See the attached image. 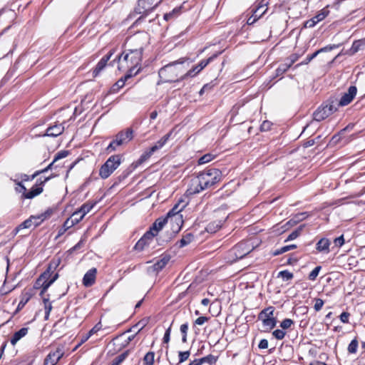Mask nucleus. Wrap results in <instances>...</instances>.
Listing matches in <instances>:
<instances>
[{"instance_id":"nucleus-4","label":"nucleus","mask_w":365,"mask_h":365,"mask_svg":"<svg viewBox=\"0 0 365 365\" xmlns=\"http://www.w3.org/2000/svg\"><path fill=\"white\" fill-rule=\"evenodd\" d=\"M134 138V131L132 128H127L119 131L113 140L106 148L107 153L116 151L120 147L125 146L129 143Z\"/></svg>"},{"instance_id":"nucleus-13","label":"nucleus","mask_w":365,"mask_h":365,"mask_svg":"<svg viewBox=\"0 0 365 365\" xmlns=\"http://www.w3.org/2000/svg\"><path fill=\"white\" fill-rule=\"evenodd\" d=\"M140 72V69L136 70L135 73H132V71H127L125 75L118 79L110 88V93H115L119 91L120 88H122L128 79L131 77L137 75Z\"/></svg>"},{"instance_id":"nucleus-25","label":"nucleus","mask_w":365,"mask_h":365,"mask_svg":"<svg viewBox=\"0 0 365 365\" xmlns=\"http://www.w3.org/2000/svg\"><path fill=\"white\" fill-rule=\"evenodd\" d=\"M267 11V4H264L263 1H262L257 5H255L250 8V13H252L255 16V18H257L258 19L262 17Z\"/></svg>"},{"instance_id":"nucleus-36","label":"nucleus","mask_w":365,"mask_h":365,"mask_svg":"<svg viewBox=\"0 0 365 365\" xmlns=\"http://www.w3.org/2000/svg\"><path fill=\"white\" fill-rule=\"evenodd\" d=\"M353 128H354V125L349 124L348 125H346L344 129L341 130L339 133L334 135L331 138V139L329 142V144L330 145L337 144L341 140V135H343L346 130H352Z\"/></svg>"},{"instance_id":"nucleus-62","label":"nucleus","mask_w":365,"mask_h":365,"mask_svg":"<svg viewBox=\"0 0 365 365\" xmlns=\"http://www.w3.org/2000/svg\"><path fill=\"white\" fill-rule=\"evenodd\" d=\"M69 154V151L68 150H61L58 152L54 157L53 162H56L60 159L64 158L67 157Z\"/></svg>"},{"instance_id":"nucleus-59","label":"nucleus","mask_w":365,"mask_h":365,"mask_svg":"<svg viewBox=\"0 0 365 365\" xmlns=\"http://www.w3.org/2000/svg\"><path fill=\"white\" fill-rule=\"evenodd\" d=\"M299 58L297 53L291 54L286 60L285 62L291 67Z\"/></svg>"},{"instance_id":"nucleus-63","label":"nucleus","mask_w":365,"mask_h":365,"mask_svg":"<svg viewBox=\"0 0 365 365\" xmlns=\"http://www.w3.org/2000/svg\"><path fill=\"white\" fill-rule=\"evenodd\" d=\"M172 224V231L173 233H178L180 230L183 225V220H182L181 223L177 222H170Z\"/></svg>"},{"instance_id":"nucleus-49","label":"nucleus","mask_w":365,"mask_h":365,"mask_svg":"<svg viewBox=\"0 0 365 365\" xmlns=\"http://www.w3.org/2000/svg\"><path fill=\"white\" fill-rule=\"evenodd\" d=\"M277 277H281L284 281H289L293 279L294 274L289 270H282L278 273Z\"/></svg>"},{"instance_id":"nucleus-24","label":"nucleus","mask_w":365,"mask_h":365,"mask_svg":"<svg viewBox=\"0 0 365 365\" xmlns=\"http://www.w3.org/2000/svg\"><path fill=\"white\" fill-rule=\"evenodd\" d=\"M331 241L326 237L320 239L316 244V250L318 252L328 254L330 252Z\"/></svg>"},{"instance_id":"nucleus-33","label":"nucleus","mask_w":365,"mask_h":365,"mask_svg":"<svg viewBox=\"0 0 365 365\" xmlns=\"http://www.w3.org/2000/svg\"><path fill=\"white\" fill-rule=\"evenodd\" d=\"M274 310H275V308L272 306H269L267 308H264L259 313L258 319L261 320L262 319L274 317Z\"/></svg>"},{"instance_id":"nucleus-17","label":"nucleus","mask_w":365,"mask_h":365,"mask_svg":"<svg viewBox=\"0 0 365 365\" xmlns=\"http://www.w3.org/2000/svg\"><path fill=\"white\" fill-rule=\"evenodd\" d=\"M64 131V126L62 123H56L53 125L49 126L46 133L41 135L42 137H57Z\"/></svg>"},{"instance_id":"nucleus-58","label":"nucleus","mask_w":365,"mask_h":365,"mask_svg":"<svg viewBox=\"0 0 365 365\" xmlns=\"http://www.w3.org/2000/svg\"><path fill=\"white\" fill-rule=\"evenodd\" d=\"M322 269V267L321 266H317L309 274V276H308V278L309 280L311 281H314L318 274H319V271Z\"/></svg>"},{"instance_id":"nucleus-9","label":"nucleus","mask_w":365,"mask_h":365,"mask_svg":"<svg viewBox=\"0 0 365 365\" xmlns=\"http://www.w3.org/2000/svg\"><path fill=\"white\" fill-rule=\"evenodd\" d=\"M53 177V175H51L50 176L45 178L43 180L41 178L38 179L36 184L29 190H27V192L24 195V199L31 200L41 195L43 191V187L46 183Z\"/></svg>"},{"instance_id":"nucleus-52","label":"nucleus","mask_w":365,"mask_h":365,"mask_svg":"<svg viewBox=\"0 0 365 365\" xmlns=\"http://www.w3.org/2000/svg\"><path fill=\"white\" fill-rule=\"evenodd\" d=\"M303 229V226H300L297 230L292 232L287 237V238L285 240V242L293 240L298 237L299 235L301 234Z\"/></svg>"},{"instance_id":"nucleus-28","label":"nucleus","mask_w":365,"mask_h":365,"mask_svg":"<svg viewBox=\"0 0 365 365\" xmlns=\"http://www.w3.org/2000/svg\"><path fill=\"white\" fill-rule=\"evenodd\" d=\"M33 220H36L35 215L30 216L27 220H24L16 227H15V229L12 232L14 235H16L19 233V232L23 229H28L30 228L33 225H34Z\"/></svg>"},{"instance_id":"nucleus-21","label":"nucleus","mask_w":365,"mask_h":365,"mask_svg":"<svg viewBox=\"0 0 365 365\" xmlns=\"http://www.w3.org/2000/svg\"><path fill=\"white\" fill-rule=\"evenodd\" d=\"M170 260V256L169 255H163L158 259L150 267L153 272L158 273L160 272Z\"/></svg>"},{"instance_id":"nucleus-20","label":"nucleus","mask_w":365,"mask_h":365,"mask_svg":"<svg viewBox=\"0 0 365 365\" xmlns=\"http://www.w3.org/2000/svg\"><path fill=\"white\" fill-rule=\"evenodd\" d=\"M96 268H91L84 274L83 278V284L86 287H91L95 284L96 279Z\"/></svg>"},{"instance_id":"nucleus-3","label":"nucleus","mask_w":365,"mask_h":365,"mask_svg":"<svg viewBox=\"0 0 365 365\" xmlns=\"http://www.w3.org/2000/svg\"><path fill=\"white\" fill-rule=\"evenodd\" d=\"M143 54L136 51H127L117 56L118 68L119 70H125L135 73L136 68L140 70Z\"/></svg>"},{"instance_id":"nucleus-51","label":"nucleus","mask_w":365,"mask_h":365,"mask_svg":"<svg viewBox=\"0 0 365 365\" xmlns=\"http://www.w3.org/2000/svg\"><path fill=\"white\" fill-rule=\"evenodd\" d=\"M190 356V351H179L178 352V364H182L187 361Z\"/></svg>"},{"instance_id":"nucleus-61","label":"nucleus","mask_w":365,"mask_h":365,"mask_svg":"<svg viewBox=\"0 0 365 365\" xmlns=\"http://www.w3.org/2000/svg\"><path fill=\"white\" fill-rule=\"evenodd\" d=\"M314 310L316 312L320 311L324 306V300L320 298H314Z\"/></svg>"},{"instance_id":"nucleus-8","label":"nucleus","mask_w":365,"mask_h":365,"mask_svg":"<svg viewBox=\"0 0 365 365\" xmlns=\"http://www.w3.org/2000/svg\"><path fill=\"white\" fill-rule=\"evenodd\" d=\"M162 0L154 3V0H138L135 8V12L141 16L135 21L134 24H140L149 14L153 11L161 3Z\"/></svg>"},{"instance_id":"nucleus-23","label":"nucleus","mask_w":365,"mask_h":365,"mask_svg":"<svg viewBox=\"0 0 365 365\" xmlns=\"http://www.w3.org/2000/svg\"><path fill=\"white\" fill-rule=\"evenodd\" d=\"M330 115V111L327 107L322 104L313 113V118L316 121H322Z\"/></svg>"},{"instance_id":"nucleus-5","label":"nucleus","mask_w":365,"mask_h":365,"mask_svg":"<svg viewBox=\"0 0 365 365\" xmlns=\"http://www.w3.org/2000/svg\"><path fill=\"white\" fill-rule=\"evenodd\" d=\"M149 44V38L145 32H138L128 37L125 42L127 51H136L143 53L145 48Z\"/></svg>"},{"instance_id":"nucleus-29","label":"nucleus","mask_w":365,"mask_h":365,"mask_svg":"<svg viewBox=\"0 0 365 365\" xmlns=\"http://www.w3.org/2000/svg\"><path fill=\"white\" fill-rule=\"evenodd\" d=\"M225 51V49L224 50H222V51H217V52H215V53H213L211 56H210L209 58H206V59H202L198 63H197V66L198 67L200 68V69H201L202 71L211 62H212L215 58H217L220 55H221L223 52Z\"/></svg>"},{"instance_id":"nucleus-60","label":"nucleus","mask_w":365,"mask_h":365,"mask_svg":"<svg viewBox=\"0 0 365 365\" xmlns=\"http://www.w3.org/2000/svg\"><path fill=\"white\" fill-rule=\"evenodd\" d=\"M273 336L277 340H282L284 338L286 332L282 329H276L272 332Z\"/></svg>"},{"instance_id":"nucleus-16","label":"nucleus","mask_w":365,"mask_h":365,"mask_svg":"<svg viewBox=\"0 0 365 365\" xmlns=\"http://www.w3.org/2000/svg\"><path fill=\"white\" fill-rule=\"evenodd\" d=\"M335 48H336V45L326 46L316 51L313 53L307 55L306 58L303 61H302L301 63L296 65V67H299L302 65L308 64L309 62H311V61H312L315 57H317L318 54L323 53V52L331 51V50H333Z\"/></svg>"},{"instance_id":"nucleus-32","label":"nucleus","mask_w":365,"mask_h":365,"mask_svg":"<svg viewBox=\"0 0 365 365\" xmlns=\"http://www.w3.org/2000/svg\"><path fill=\"white\" fill-rule=\"evenodd\" d=\"M56 270V268L48 263L46 269L41 273L36 279V284H39V282H41L44 279H48L49 277H51L52 274H53Z\"/></svg>"},{"instance_id":"nucleus-39","label":"nucleus","mask_w":365,"mask_h":365,"mask_svg":"<svg viewBox=\"0 0 365 365\" xmlns=\"http://www.w3.org/2000/svg\"><path fill=\"white\" fill-rule=\"evenodd\" d=\"M223 225V221L218 220V221H212L210 222L206 227V230L208 232H216L217 230H219Z\"/></svg>"},{"instance_id":"nucleus-1","label":"nucleus","mask_w":365,"mask_h":365,"mask_svg":"<svg viewBox=\"0 0 365 365\" xmlns=\"http://www.w3.org/2000/svg\"><path fill=\"white\" fill-rule=\"evenodd\" d=\"M222 180V171L215 168H207L204 170L192 175L185 194L193 195L210 188Z\"/></svg>"},{"instance_id":"nucleus-31","label":"nucleus","mask_w":365,"mask_h":365,"mask_svg":"<svg viewBox=\"0 0 365 365\" xmlns=\"http://www.w3.org/2000/svg\"><path fill=\"white\" fill-rule=\"evenodd\" d=\"M154 153V151L151 150V148H149L148 149L145 150L143 153V154L140 156V158L135 162H134V168H136L138 166L147 161Z\"/></svg>"},{"instance_id":"nucleus-56","label":"nucleus","mask_w":365,"mask_h":365,"mask_svg":"<svg viewBox=\"0 0 365 365\" xmlns=\"http://www.w3.org/2000/svg\"><path fill=\"white\" fill-rule=\"evenodd\" d=\"M37 176H38V173H35V172L31 175H29L27 174H21L20 175V178H21L20 181H22V182L31 181L34 178H36Z\"/></svg>"},{"instance_id":"nucleus-2","label":"nucleus","mask_w":365,"mask_h":365,"mask_svg":"<svg viewBox=\"0 0 365 365\" xmlns=\"http://www.w3.org/2000/svg\"><path fill=\"white\" fill-rule=\"evenodd\" d=\"M187 60V57H182L162 67L158 71L160 81L163 83H176L185 80V78H182L185 71L183 64Z\"/></svg>"},{"instance_id":"nucleus-46","label":"nucleus","mask_w":365,"mask_h":365,"mask_svg":"<svg viewBox=\"0 0 365 365\" xmlns=\"http://www.w3.org/2000/svg\"><path fill=\"white\" fill-rule=\"evenodd\" d=\"M202 364L207 363L210 365H214L218 360V356H214L212 354H208L206 356L202 357Z\"/></svg>"},{"instance_id":"nucleus-40","label":"nucleus","mask_w":365,"mask_h":365,"mask_svg":"<svg viewBox=\"0 0 365 365\" xmlns=\"http://www.w3.org/2000/svg\"><path fill=\"white\" fill-rule=\"evenodd\" d=\"M329 13L330 11L327 6L321 9L313 18L314 19L317 23H319L323 21L327 16H328Z\"/></svg>"},{"instance_id":"nucleus-35","label":"nucleus","mask_w":365,"mask_h":365,"mask_svg":"<svg viewBox=\"0 0 365 365\" xmlns=\"http://www.w3.org/2000/svg\"><path fill=\"white\" fill-rule=\"evenodd\" d=\"M193 240L194 235L192 233H186L185 235H182L181 240L177 242L176 245L179 248H182L189 245Z\"/></svg>"},{"instance_id":"nucleus-64","label":"nucleus","mask_w":365,"mask_h":365,"mask_svg":"<svg viewBox=\"0 0 365 365\" xmlns=\"http://www.w3.org/2000/svg\"><path fill=\"white\" fill-rule=\"evenodd\" d=\"M351 314L349 312H343L340 315H339V319L340 321L342 322V323H344V324H348L349 323V317H350Z\"/></svg>"},{"instance_id":"nucleus-42","label":"nucleus","mask_w":365,"mask_h":365,"mask_svg":"<svg viewBox=\"0 0 365 365\" xmlns=\"http://www.w3.org/2000/svg\"><path fill=\"white\" fill-rule=\"evenodd\" d=\"M202 71L201 69L198 67L197 64L195 66H193L192 68H190L187 72H185L183 74L182 78H193L196 76L198 73H200Z\"/></svg>"},{"instance_id":"nucleus-15","label":"nucleus","mask_w":365,"mask_h":365,"mask_svg":"<svg viewBox=\"0 0 365 365\" xmlns=\"http://www.w3.org/2000/svg\"><path fill=\"white\" fill-rule=\"evenodd\" d=\"M356 93H357L356 87L355 86H351L348 89V92L345 93L341 96V98L337 105L344 106L349 104L353 101L354 97L356 96Z\"/></svg>"},{"instance_id":"nucleus-11","label":"nucleus","mask_w":365,"mask_h":365,"mask_svg":"<svg viewBox=\"0 0 365 365\" xmlns=\"http://www.w3.org/2000/svg\"><path fill=\"white\" fill-rule=\"evenodd\" d=\"M115 52V49H111L106 55H105L97 63L95 68L92 69L93 77H97L101 71L106 68L108 61L110 59L111 56Z\"/></svg>"},{"instance_id":"nucleus-50","label":"nucleus","mask_w":365,"mask_h":365,"mask_svg":"<svg viewBox=\"0 0 365 365\" xmlns=\"http://www.w3.org/2000/svg\"><path fill=\"white\" fill-rule=\"evenodd\" d=\"M30 298H31V295L28 293L23 295L18 306H17L16 312H19L21 309H22L24 307V306L26 304V303L29 301Z\"/></svg>"},{"instance_id":"nucleus-47","label":"nucleus","mask_w":365,"mask_h":365,"mask_svg":"<svg viewBox=\"0 0 365 365\" xmlns=\"http://www.w3.org/2000/svg\"><path fill=\"white\" fill-rule=\"evenodd\" d=\"M359 346V341L357 337H355L353 340L349 343L347 351L349 354H354L357 352V349Z\"/></svg>"},{"instance_id":"nucleus-41","label":"nucleus","mask_w":365,"mask_h":365,"mask_svg":"<svg viewBox=\"0 0 365 365\" xmlns=\"http://www.w3.org/2000/svg\"><path fill=\"white\" fill-rule=\"evenodd\" d=\"M155 356L154 351H150L146 353L143 358V365H153L155 363Z\"/></svg>"},{"instance_id":"nucleus-55","label":"nucleus","mask_w":365,"mask_h":365,"mask_svg":"<svg viewBox=\"0 0 365 365\" xmlns=\"http://www.w3.org/2000/svg\"><path fill=\"white\" fill-rule=\"evenodd\" d=\"M289 68L290 66L286 62L281 63L276 69L277 76H279L284 74Z\"/></svg>"},{"instance_id":"nucleus-38","label":"nucleus","mask_w":365,"mask_h":365,"mask_svg":"<svg viewBox=\"0 0 365 365\" xmlns=\"http://www.w3.org/2000/svg\"><path fill=\"white\" fill-rule=\"evenodd\" d=\"M261 321L262 322L263 327L266 328L264 331L268 332L271 331L277 324L276 317L262 319Z\"/></svg>"},{"instance_id":"nucleus-44","label":"nucleus","mask_w":365,"mask_h":365,"mask_svg":"<svg viewBox=\"0 0 365 365\" xmlns=\"http://www.w3.org/2000/svg\"><path fill=\"white\" fill-rule=\"evenodd\" d=\"M130 350H126L117 357H115L111 362V365H120L129 355Z\"/></svg>"},{"instance_id":"nucleus-37","label":"nucleus","mask_w":365,"mask_h":365,"mask_svg":"<svg viewBox=\"0 0 365 365\" xmlns=\"http://www.w3.org/2000/svg\"><path fill=\"white\" fill-rule=\"evenodd\" d=\"M182 6H177L174 8L170 12L166 13L163 16V19L168 21L178 17L182 13Z\"/></svg>"},{"instance_id":"nucleus-48","label":"nucleus","mask_w":365,"mask_h":365,"mask_svg":"<svg viewBox=\"0 0 365 365\" xmlns=\"http://www.w3.org/2000/svg\"><path fill=\"white\" fill-rule=\"evenodd\" d=\"M135 163H133L130 167L124 170L120 175L118 177L119 181L125 180L135 168H134Z\"/></svg>"},{"instance_id":"nucleus-57","label":"nucleus","mask_w":365,"mask_h":365,"mask_svg":"<svg viewBox=\"0 0 365 365\" xmlns=\"http://www.w3.org/2000/svg\"><path fill=\"white\" fill-rule=\"evenodd\" d=\"M148 319H143L140 320L137 324L133 326V328H138L136 334L139 333L148 324Z\"/></svg>"},{"instance_id":"nucleus-6","label":"nucleus","mask_w":365,"mask_h":365,"mask_svg":"<svg viewBox=\"0 0 365 365\" xmlns=\"http://www.w3.org/2000/svg\"><path fill=\"white\" fill-rule=\"evenodd\" d=\"M254 248V244L250 240L241 241L229 250V259L232 262L241 259L250 254Z\"/></svg>"},{"instance_id":"nucleus-27","label":"nucleus","mask_w":365,"mask_h":365,"mask_svg":"<svg viewBox=\"0 0 365 365\" xmlns=\"http://www.w3.org/2000/svg\"><path fill=\"white\" fill-rule=\"evenodd\" d=\"M56 211L55 207H48L41 214L36 216V220H39L38 222H34V226L37 227L40 225L44 220L50 218L54 212Z\"/></svg>"},{"instance_id":"nucleus-34","label":"nucleus","mask_w":365,"mask_h":365,"mask_svg":"<svg viewBox=\"0 0 365 365\" xmlns=\"http://www.w3.org/2000/svg\"><path fill=\"white\" fill-rule=\"evenodd\" d=\"M11 180H12L14 182V184L16 185L14 187L16 192L21 193V199L24 200V195L27 192V189H26V186L23 184L22 181H20L18 179L11 178Z\"/></svg>"},{"instance_id":"nucleus-12","label":"nucleus","mask_w":365,"mask_h":365,"mask_svg":"<svg viewBox=\"0 0 365 365\" xmlns=\"http://www.w3.org/2000/svg\"><path fill=\"white\" fill-rule=\"evenodd\" d=\"M59 277V274L58 272H53L51 277H49L48 279H44L41 282H39V284H36V282L34 284L35 289H41L40 295L41 297L47 292L48 289L50 286Z\"/></svg>"},{"instance_id":"nucleus-7","label":"nucleus","mask_w":365,"mask_h":365,"mask_svg":"<svg viewBox=\"0 0 365 365\" xmlns=\"http://www.w3.org/2000/svg\"><path fill=\"white\" fill-rule=\"evenodd\" d=\"M122 159L123 155L120 154L110 156L99 169L100 178L103 180L108 178L120 166Z\"/></svg>"},{"instance_id":"nucleus-53","label":"nucleus","mask_w":365,"mask_h":365,"mask_svg":"<svg viewBox=\"0 0 365 365\" xmlns=\"http://www.w3.org/2000/svg\"><path fill=\"white\" fill-rule=\"evenodd\" d=\"M180 330L182 334V341L183 343L187 342V331H188L187 323L181 324L180 327Z\"/></svg>"},{"instance_id":"nucleus-10","label":"nucleus","mask_w":365,"mask_h":365,"mask_svg":"<svg viewBox=\"0 0 365 365\" xmlns=\"http://www.w3.org/2000/svg\"><path fill=\"white\" fill-rule=\"evenodd\" d=\"M63 355V350L61 348L58 347L56 349L51 351L48 354L43 361V365H56Z\"/></svg>"},{"instance_id":"nucleus-54","label":"nucleus","mask_w":365,"mask_h":365,"mask_svg":"<svg viewBox=\"0 0 365 365\" xmlns=\"http://www.w3.org/2000/svg\"><path fill=\"white\" fill-rule=\"evenodd\" d=\"M294 322L291 319H283L280 323V327L283 329H289L292 325H294Z\"/></svg>"},{"instance_id":"nucleus-14","label":"nucleus","mask_w":365,"mask_h":365,"mask_svg":"<svg viewBox=\"0 0 365 365\" xmlns=\"http://www.w3.org/2000/svg\"><path fill=\"white\" fill-rule=\"evenodd\" d=\"M154 238V235L151 231H146L134 246L136 251H143L145 247L148 246Z\"/></svg>"},{"instance_id":"nucleus-26","label":"nucleus","mask_w":365,"mask_h":365,"mask_svg":"<svg viewBox=\"0 0 365 365\" xmlns=\"http://www.w3.org/2000/svg\"><path fill=\"white\" fill-rule=\"evenodd\" d=\"M175 128L171 129L169 133L163 136L154 145L151 146V150L156 152L157 150L161 149L168 141V140L172 137L174 133Z\"/></svg>"},{"instance_id":"nucleus-45","label":"nucleus","mask_w":365,"mask_h":365,"mask_svg":"<svg viewBox=\"0 0 365 365\" xmlns=\"http://www.w3.org/2000/svg\"><path fill=\"white\" fill-rule=\"evenodd\" d=\"M81 222V219L68 217L63 224V227L66 230H69L74 225H77Z\"/></svg>"},{"instance_id":"nucleus-30","label":"nucleus","mask_w":365,"mask_h":365,"mask_svg":"<svg viewBox=\"0 0 365 365\" xmlns=\"http://www.w3.org/2000/svg\"><path fill=\"white\" fill-rule=\"evenodd\" d=\"M29 331L28 327H23L18 331H16L10 339L11 344L14 346L24 336H25Z\"/></svg>"},{"instance_id":"nucleus-43","label":"nucleus","mask_w":365,"mask_h":365,"mask_svg":"<svg viewBox=\"0 0 365 365\" xmlns=\"http://www.w3.org/2000/svg\"><path fill=\"white\" fill-rule=\"evenodd\" d=\"M217 157V155L209 153L203 155L200 157L197 161L198 165H203L207 163L212 160H214Z\"/></svg>"},{"instance_id":"nucleus-19","label":"nucleus","mask_w":365,"mask_h":365,"mask_svg":"<svg viewBox=\"0 0 365 365\" xmlns=\"http://www.w3.org/2000/svg\"><path fill=\"white\" fill-rule=\"evenodd\" d=\"M182 209H179V205L176 204L166 215L165 217L170 222L181 223L182 215L180 214Z\"/></svg>"},{"instance_id":"nucleus-18","label":"nucleus","mask_w":365,"mask_h":365,"mask_svg":"<svg viewBox=\"0 0 365 365\" xmlns=\"http://www.w3.org/2000/svg\"><path fill=\"white\" fill-rule=\"evenodd\" d=\"M168 222V220L165 217H158L155 220L148 231H151V233L154 235L155 237L158 235V232L163 228Z\"/></svg>"},{"instance_id":"nucleus-22","label":"nucleus","mask_w":365,"mask_h":365,"mask_svg":"<svg viewBox=\"0 0 365 365\" xmlns=\"http://www.w3.org/2000/svg\"><path fill=\"white\" fill-rule=\"evenodd\" d=\"M95 205L96 202H86L83 204L77 210L73 213V217L80 215L78 219H81V221L85 215L93 209Z\"/></svg>"}]
</instances>
